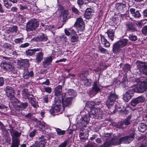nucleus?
Wrapping results in <instances>:
<instances>
[{
    "label": "nucleus",
    "instance_id": "obj_1",
    "mask_svg": "<svg viewBox=\"0 0 147 147\" xmlns=\"http://www.w3.org/2000/svg\"><path fill=\"white\" fill-rule=\"evenodd\" d=\"M128 40L123 39L115 43L113 45V52L114 53H118L121 50V48L125 46L127 44Z\"/></svg>",
    "mask_w": 147,
    "mask_h": 147
},
{
    "label": "nucleus",
    "instance_id": "obj_2",
    "mask_svg": "<svg viewBox=\"0 0 147 147\" xmlns=\"http://www.w3.org/2000/svg\"><path fill=\"white\" fill-rule=\"evenodd\" d=\"M118 96L116 95L115 91H112L110 92L107 96L106 105L109 109L111 108L114 103L117 99Z\"/></svg>",
    "mask_w": 147,
    "mask_h": 147
},
{
    "label": "nucleus",
    "instance_id": "obj_3",
    "mask_svg": "<svg viewBox=\"0 0 147 147\" xmlns=\"http://www.w3.org/2000/svg\"><path fill=\"white\" fill-rule=\"evenodd\" d=\"M57 98L55 97V100L54 102L55 103V104L53 105L49 111L50 114L53 115H54L55 113H57L60 111L61 107V99H57Z\"/></svg>",
    "mask_w": 147,
    "mask_h": 147
},
{
    "label": "nucleus",
    "instance_id": "obj_4",
    "mask_svg": "<svg viewBox=\"0 0 147 147\" xmlns=\"http://www.w3.org/2000/svg\"><path fill=\"white\" fill-rule=\"evenodd\" d=\"M39 24L37 19H32L27 23L26 30L28 32L34 30L38 27Z\"/></svg>",
    "mask_w": 147,
    "mask_h": 147
},
{
    "label": "nucleus",
    "instance_id": "obj_5",
    "mask_svg": "<svg viewBox=\"0 0 147 147\" xmlns=\"http://www.w3.org/2000/svg\"><path fill=\"white\" fill-rule=\"evenodd\" d=\"M129 134L127 136L123 137L119 139L120 144L122 142H128L129 143L132 141L135 137V131L133 130L129 131Z\"/></svg>",
    "mask_w": 147,
    "mask_h": 147
},
{
    "label": "nucleus",
    "instance_id": "obj_6",
    "mask_svg": "<svg viewBox=\"0 0 147 147\" xmlns=\"http://www.w3.org/2000/svg\"><path fill=\"white\" fill-rule=\"evenodd\" d=\"M74 26L78 31H82L84 29L85 24L83 19L81 17L77 19Z\"/></svg>",
    "mask_w": 147,
    "mask_h": 147
},
{
    "label": "nucleus",
    "instance_id": "obj_7",
    "mask_svg": "<svg viewBox=\"0 0 147 147\" xmlns=\"http://www.w3.org/2000/svg\"><path fill=\"white\" fill-rule=\"evenodd\" d=\"M10 129L9 131L12 137V140H20L19 137L21 135V132L13 129V127L11 125H9Z\"/></svg>",
    "mask_w": 147,
    "mask_h": 147
},
{
    "label": "nucleus",
    "instance_id": "obj_8",
    "mask_svg": "<svg viewBox=\"0 0 147 147\" xmlns=\"http://www.w3.org/2000/svg\"><path fill=\"white\" fill-rule=\"evenodd\" d=\"M146 88H147V85L143 81L138 84L136 88L134 90V92L140 93L143 92Z\"/></svg>",
    "mask_w": 147,
    "mask_h": 147
},
{
    "label": "nucleus",
    "instance_id": "obj_9",
    "mask_svg": "<svg viewBox=\"0 0 147 147\" xmlns=\"http://www.w3.org/2000/svg\"><path fill=\"white\" fill-rule=\"evenodd\" d=\"M134 90V89H130L126 91L123 95V99L126 102H128L133 95Z\"/></svg>",
    "mask_w": 147,
    "mask_h": 147
},
{
    "label": "nucleus",
    "instance_id": "obj_10",
    "mask_svg": "<svg viewBox=\"0 0 147 147\" xmlns=\"http://www.w3.org/2000/svg\"><path fill=\"white\" fill-rule=\"evenodd\" d=\"M45 141L44 137L42 136L39 139L38 141L35 142V144L33 145L30 147H45Z\"/></svg>",
    "mask_w": 147,
    "mask_h": 147
},
{
    "label": "nucleus",
    "instance_id": "obj_11",
    "mask_svg": "<svg viewBox=\"0 0 147 147\" xmlns=\"http://www.w3.org/2000/svg\"><path fill=\"white\" fill-rule=\"evenodd\" d=\"M126 26L127 31L134 32L138 31L134 22H128L126 24Z\"/></svg>",
    "mask_w": 147,
    "mask_h": 147
},
{
    "label": "nucleus",
    "instance_id": "obj_12",
    "mask_svg": "<svg viewBox=\"0 0 147 147\" xmlns=\"http://www.w3.org/2000/svg\"><path fill=\"white\" fill-rule=\"evenodd\" d=\"M1 67L4 70L8 71H12L14 67L12 64L8 61L3 62L1 64Z\"/></svg>",
    "mask_w": 147,
    "mask_h": 147
},
{
    "label": "nucleus",
    "instance_id": "obj_13",
    "mask_svg": "<svg viewBox=\"0 0 147 147\" xmlns=\"http://www.w3.org/2000/svg\"><path fill=\"white\" fill-rule=\"evenodd\" d=\"M145 100L144 97L142 96H140L134 99H133L131 102V106L134 107L138 104L143 102Z\"/></svg>",
    "mask_w": 147,
    "mask_h": 147
},
{
    "label": "nucleus",
    "instance_id": "obj_14",
    "mask_svg": "<svg viewBox=\"0 0 147 147\" xmlns=\"http://www.w3.org/2000/svg\"><path fill=\"white\" fill-rule=\"evenodd\" d=\"M62 86L61 85H58L54 89V93L56 96L55 97H57V99H60V98L63 96L62 93Z\"/></svg>",
    "mask_w": 147,
    "mask_h": 147
},
{
    "label": "nucleus",
    "instance_id": "obj_15",
    "mask_svg": "<svg viewBox=\"0 0 147 147\" xmlns=\"http://www.w3.org/2000/svg\"><path fill=\"white\" fill-rule=\"evenodd\" d=\"M115 8L118 11L121 12H123L126 10V5L125 2L119 3L115 4Z\"/></svg>",
    "mask_w": 147,
    "mask_h": 147
},
{
    "label": "nucleus",
    "instance_id": "obj_16",
    "mask_svg": "<svg viewBox=\"0 0 147 147\" xmlns=\"http://www.w3.org/2000/svg\"><path fill=\"white\" fill-rule=\"evenodd\" d=\"M100 90L99 86L98 85L97 82L95 81L94 82L92 90L90 91V94L92 96L96 94Z\"/></svg>",
    "mask_w": 147,
    "mask_h": 147
},
{
    "label": "nucleus",
    "instance_id": "obj_17",
    "mask_svg": "<svg viewBox=\"0 0 147 147\" xmlns=\"http://www.w3.org/2000/svg\"><path fill=\"white\" fill-rule=\"evenodd\" d=\"M138 67L141 73L147 75V63L140 62Z\"/></svg>",
    "mask_w": 147,
    "mask_h": 147
},
{
    "label": "nucleus",
    "instance_id": "obj_18",
    "mask_svg": "<svg viewBox=\"0 0 147 147\" xmlns=\"http://www.w3.org/2000/svg\"><path fill=\"white\" fill-rule=\"evenodd\" d=\"M63 109H64L65 107H68L71 104L72 100L70 98H66L63 99V96L61 98Z\"/></svg>",
    "mask_w": 147,
    "mask_h": 147
},
{
    "label": "nucleus",
    "instance_id": "obj_19",
    "mask_svg": "<svg viewBox=\"0 0 147 147\" xmlns=\"http://www.w3.org/2000/svg\"><path fill=\"white\" fill-rule=\"evenodd\" d=\"M42 49L40 48H37L36 49H30L26 51V55L29 56L34 55L36 52L40 51Z\"/></svg>",
    "mask_w": 147,
    "mask_h": 147
},
{
    "label": "nucleus",
    "instance_id": "obj_20",
    "mask_svg": "<svg viewBox=\"0 0 147 147\" xmlns=\"http://www.w3.org/2000/svg\"><path fill=\"white\" fill-rule=\"evenodd\" d=\"M53 60L51 56L45 57L44 61L42 62L44 68L46 67L48 65L51 64Z\"/></svg>",
    "mask_w": 147,
    "mask_h": 147
},
{
    "label": "nucleus",
    "instance_id": "obj_21",
    "mask_svg": "<svg viewBox=\"0 0 147 147\" xmlns=\"http://www.w3.org/2000/svg\"><path fill=\"white\" fill-rule=\"evenodd\" d=\"M23 75L24 79H28L29 77L33 76L34 73L33 71H30L29 72L27 69H26L24 70V72Z\"/></svg>",
    "mask_w": 147,
    "mask_h": 147
},
{
    "label": "nucleus",
    "instance_id": "obj_22",
    "mask_svg": "<svg viewBox=\"0 0 147 147\" xmlns=\"http://www.w3.org/2000/svg\"><path fill=\"white\" fill-rule=\"evenodd\" d=\"M34 40L37 42L45 41L47 40V38L46 35L42 34L36 37Z\"/></svg>",
    "mask_w": 147,
    "mask_h": 147
},
{
    "label": "nucleus",
    "instance_id": "obj_23",
    "mask_svg": "<svg viewBox=\"0 0 147 147\" xmlns=\"http://www.w3.org/2000/svg\"><path fill=\"white\" fill-rule=\"evenodd\" d=\"M116 28L114 27V29H109L107 30L106 33L107 34L108 36L112 41H113L114 38V30L116 29Z\"/></svg>",
    "mask_w": 147,
    "mask_h": 147
},
{
    "label": "nucleus",
    "instance_id": "obj_24",
    "mask_svg": "<svg viewBox=\"0 0 147 147\" xmlns=\"http://www.w3.org/2000/svg\"><path fill=\"white\" fill-rule=\"evenodd\" d=\"M98 111V109L96 108L95 107L92 106L91 107L90 111L88 114L89 115L90 117L94 118L96 115Z\"/></svg>",
    "mask_w": 147,
    "mask_h": 147
},
{
    "label": "nucleus",
    "instance_id": "obj_25",
    "mask_svg": "<svg viewBox=\"0 0 147 147\" xmlns=\"http://www.w3.org/2000/svg\"><path fill=\"white\" fill-rule=\"evenodd\" d=\"M129 11L132 14V16L136 18H139L141 15L138 11H136V9L134 8H131L129 9Z\"/></svg>",
    "mask_w": 147,
    "mask_h": 147
},
{
    "label": "nucleus",
    "instance_id": "obj_26",
    "mask_svg": "<svg viewBox=\"0 0 147 147\" xmlns=\"http://www.w3.org/2000/svg\"><path fill=\"white\" fill-rule=\"evenodd\" d=\"M6 89L7 91V94L10 98L14 97V92L13 88L11 87H6Z\"/></svg>",
    "mask_w": 147,
    "mask_h": 147
},
{
    "label": "nucleus",
    "instance_id": "obj_27",
    "mask_svg": "<svg viewBox=\"0 0 147 147\" xmlns=\"http://www.w3.org/2000/svg\"><path fill=\"white\" fill-rule=\"evenodd\" d=\"M88 136L89 134L88 133L86 134L83 132L82 131H80L79 136L81 141L84 142L87 140Z\"/></svg>",
    "mask_w": 147,
    "mask_h": 147
},
{
    "label": "nucleus",
    "instance_id": "obj_28",
    "mask_svg": "<svg viewBox=\"0 0 147 147\" xmlns=\"http://www.w3.org/2000/svg\"><path fill=\"white\" fill-rule=\"evenodd\" d=\"M28 101L30 103L31 106L34 107L36 108L38 107V102L33 97V96L32 97H31V98Z\"/></svg>",
    "mask_w": 147,
    "mask_h": 147
},
{
    "label": "nucleus",
    "instance_id": "obj_29",
    "mask_svg": "<svg viewBox=\"0 0 147 147\" xmlns=\"http://www.w3.org/2000/svg\"><path fill=\"white\" fill-rule=\"evenodd\" d=\"M100 36L102 44H103L106 47H109L110 46V44L109 41L102 34H100Z\"/></svg>",
    "mask_w": 147,
    "mask_h": 147
},
{
    "label": "nucleus",
    "instance_id": "obj_30",
    "mask_svg": "<svg viewBox=\"0 0 147 147\" xmlns=\"http://www.w3.org/2000/svg\"><path fill=\"white\" fill-rule=\"evenodd\" d=\"M44 53L40 52L36 53V62L37 63H40L43 59Z\"/></svg>",
    "mask_w": 147,
    "mask_h": 147
},
{
    "label": "nucleus",
    "instance_id": "obj_31",
    "mask_svg": "<svg viewBox=\"0 0 147 147\" xmlns=\"http://www.w3.org/2000/svg\"><path fill=\"white\" fill-rule=\"evenodd\" d=\"M18 30V27L16 26H13L8 28L6 30V32L8 34L14 32H16Z\"/></svg>",
    "mask_w": 147,
    "mask_h": 147
},
{
    "label": "nucleus",
    "instance_id": "obj_32",
    "mask_svg": "<svg viewBox=\"0 0 147 147\" xmlns=\"http://www.w3.org/2000/svg\"><path fill=\"white\" fill-rule=\"evenodd\" d=\"M91 82L92 81L91 80H88L86 77H84L82 81V83L84 85L87 86H90Z\"/></svg>",
    "mask_w": 147,
    "mask_h": 147
},
{
    "label": "nucleus",
    "instance_id": "obj_33",
    "mask_svg": "<svg viewBox=\"0 0 147 147\" xmlns=\"http://www.w3.org/2000/svg\"><path fill=\"white\" fill-rule=\"evenodd\" d=\"M20 65L25 67H28L29 66V60L28 59H22L20 62Z\"/></svg>",
    "mask_w": 147,
    "mask_h": 147
},
{
    "label": "nucleus",
    "instance_id": "obj_34",
    "mask_svg": "<svg viewBox=\"0 0 147 147\" xmlns=\"http://www.w3.org/2000/svg\"><path fill=\"white\" fill-rule=\"evenodd\" d=\"M88 119L87 120H85L82 118L80 120L79 122V125L80 126L85 127L88 123Z\"/></svg>",
    "mask_w": 147,
    "mask_h": 147
},
{
    "label": "nucleus",
    "instance_id": "obj_35",
    "mask_svg": "<svg viewBox=\"0 0 147 147\" xmlns=\"http://www.w3.org/2000/svg\"><path fill=\"white\" fill-rule=\"evenodd\" d=\"M61 14L63 17V21H65L67 18V16L69 14V12L68 10H65L61 12Z\"/></svg>",
    "mask_w": 147,
    "mask_h": 147
},
{
    "label": "nucleus",
    "instance_id": "obj_36",
    "mask_svg": "<svg viewBox=\"0 0 147 147\" xmlns=\"http://www.w3.org/2000/svg\"><path fill=\"white\" fill-rule=\"evenodd\" d=\"M92 12L91 9H87L86 10L84 16L85 18L86 19H89L91 17V13Z\"/></svg>",
    "mask_w": 147,
    "mask_h": 147
},
{
    "label": "nucleus",
    "instance_id": "obj_37",
    "mask_svg": "<svg viewBox=\"0 0 147 147\" xmlns=\"http://www.w3.org/2000/svg\"><path fill=\"white\" fill-rule=\"evenodd\" d=\"M139 130L142 132H144L146 130V125L144 123H141L138 127Z\"/></svg>",
    "mask_w": 147,
    "mask_h": 147
},
{
    "label": "nucleus",
    "instance_id": "obj_38",
    "mask_svg": "<svg viewBox=\"0 0 147 147\" xmlns=\"http://www.w3.org/2000/svg\"><path fill=\"white\" fill-rule=\"evenodd\" d=\"M111 134L109 133H106L103 136V139L105 141H110L112 139Z\"/></svg>",
    "mask_w": 147,
    "mask_h": 147
},
{
    "label": "nucleus",
    "instance_id": "obj_39",
    "mask_svg": "<svg viewBox=\"0 0 147 147\" xmlns=\"http://www.w3.org/2000/svg\"><path fill=\"white\" fill-rule=\"evenodd\" d=\"M55 128L56 130L57 135H63L65 134V131L62 130L59 128Z\"/></svg>",
    "mask_w": 147,
    "mask_h": 147
},
{
    "label": "nucleus",
    "instance_id": "obj_40",
    "mask_svg": "<svg viewBox=\"0 0 147 147\" xmlns=\"http://www.w3.org/2000/svg\"><path fill=\"white\" fill-rule=\"evenodd\" d=\"M130 118L129 116L127 118L123 120L122 121L123 125L124 124L125 125H128L131 123V121L130 120Z\"/></svg>",
    "mask_w": 147,
    "mask_h": 147
},
{
    "label": "nucleus",
    "instance_id": "obj_41",
    "mask_svg": "<svg viewBox=\"0 0 147 147\" xmlns=\"http://www.w3.org/2000/svg\"><path fill=\"white\" fill-rule=\"evenodd\" d=\"M22 95L23 97L25 98L28 99V100H29L32 97L33 95L30 94L25 91L23 92Z\"/></svg>",
    "mask_w": 147,
    "mask_h": 147
},
{
    "label": "nucleus",
    "instance_id": "obj_42",
    "mask_svg": "<svg viewBox=\"0 0 147 147\" xmlns=\"http://www.w3.org/2000/svg\"><path fill=\"white\" fill-rule=\"evenodd\" d=\"M19 105H18V107L19 108H22L23 109H26V108L28 105V104L27 102H25L23 103L20 102Z\"/></svg>",
    "mask_w": 147,
    "mask_h": 147
},
{
    "label": "nucleus",
    "instance_id": "obj_43",
    "mask_svg": "<svg viewBox=\"0 0 147 147\" xmlns=\"http://www.w3.org/2000/svg\"><path fill=\"white\" fill-rule=\"evenodd\" d=\"M4 5L7 9L10 8L12 5V4L10 3H9L8 0H3Z\"/></svg>",
    "mask_w": 147,
    "mask_h": 147
},
{
    "label": "nucleus",
    "instance_id": "obj_44",
    "mask_svg": "<svg viewBox=\"0 0 147 147\" xmlns=\"http://www.w3.org/2000/svg\"><path fill=\"white\" fill-rule=\"evenodd\" d=\"M110 141L111 145H117L120 144V141L119 139H112Z\"/></svg>",
    "mask_w": 147,
    "mask_h": 147
},
{
    "label": "nucleus",
    "instance_id": "obj_45",
    "mask_svg": "<svg viewBox=\"0 0 147 147\" xmlns=\"http://www.w3.org/2000/svg\"><path fill=\"white\" fill-rule=\"evenodd\" d=\"M71 38V41L72 42H77L78 40V36L77 34L72 35Z\"/></svg>",
    "mask_w": 147,
    "mask_h": 147
},
{
    "label": "nucleus",
    "instance_id": "obj_46",
    "mask_svg": "<svg viewBox=\"0 0 147 147\" xmlns=\"http://www.w3.org/2000/svg\"><path fill=\"white\" fill-rule=\"evenodd\" d=\"M67 94L70 96H76L77 95L76 92L74 90L72 89H69L67 92Z\"/></svg>",
    "mask_w": 147,
    "mask_h": 147
},
{
    "label": "nucleus",
    "instance_id": "obj_47",
    "mask_svg": "<svg viewBox=\"0 0 147 147\" xmlns=\"http://www.w3.org/2000/svg\"><path fill=\"white\" fill-rule=\"evenodd\" d=\"M20 142V140H12V145L11 147H18Z\"/></svg>",
    "mask_w": 147,
    "mask_h": 147
},
{
    "label": "nucleus",
    "instance_id": "obj_48",
    "mask_svg": "<svg viewBox=\"0 0 147 147\" xmlns=\"http://www.w3.org/2000/svg\"><path fill=\"white\" fill-rule=\"evenodd\" d=\"M129 38L132 41H135L138 39L136 35L133 34L129 35Z\"/></svg>",
    "mask_w": 147,
    "mask_h": 147
},
{
    "label": "nucleus",
    "instance_id": "obj_49",
    "mask_svg": "<svg viewBox=\"0 0 147 147\" xmlns=\"http://www.w3.org/2000/svg\"><path fill=\"white\" fill-rule=\"evenodd\" d=\"M98 51L101 53H106L107 51V50L103 48L101 46H99L98 47Z\"/></svg>",
    "mask_w": 147,
    "mask_h": 147
},
{
    "label": "nucleus",
    "instance_id": "obj_50",
    "mask_svg": "<svg viewBox=\"0 0 147 147\" xmlns=\"http://www.w3.org/2000/svg\"><path fill=\"white\" fill-rule=\"evenodd\" d=\"M130 65L128 64H126L124 65L123 67V70L125 72H127V71L130 70Z\"/></svg>",
    "mask_w": 147,
    "mask_h": 147
},
{
    "label": "nucleus",
    "instance_id": "obj_51",
    "mask_svg": "<svg viewBox=\"0 0 147 147\" xmlns=\"http://www.w3.org/2000/svg\"><path fill=\"white\" fill-rule=\"evenodd\" d=\"M24 39V38L23 37H22L20 38H16L14 40V42L16 43H22L23 42V41Z\"/></svg>",
    "mask_w": 147,
    "mask_h": 147
},
{
    "label": "nucleus",
    "instance_id": "obj_52",
    "mask_svg": "<svg viewBox=\"0 0 147 147\" xmlns=\"http://www.w3.org/2000/svg\"><path fill=\"white\" fill-rule=\"evenodd\" d=\"M142 32L143 34L146 35L147 34V25L144 26L142 28Z\"/></svg>",
    "mask_w": 147,
    "mask_h": 147
},
{
    "label": "nucleus",
    "instance_id": "obj_53",
    "mask_svg": "<svg viewBox=\"0 0 147 147\" xmlns=\"http://www.w3.org/2000/svg\"><path fill=\"white\" fill-rule=\"evenodd\" d=\"M123 125L122 121H121L120 122L118 123L115 125L116 127L119 128H121L122 129H124V127H122Z\"/></svg>",
    "mask_w": 147,
    "mask_h": 147
},
{
    "label": "nucleus",
    "instance_id": "obj_54",
    "mask_svg": "<svg viewBox=\"0 0 147 147\" xmlns=\"http://www.w3.org/2000/svg\"><path fill=\"white\" fill-rule=\"evenodd\" d=\"M72 12L75 14H78L80 13L78 10L74 7H73L72 8Z\"/></svg>",
    "mask_w": 147,
    "mask_h": 147
},
{
    "label": "nucleus",
    "instance_id": "obj_55",
    "mask_svg": "<svg viewBox=\"0 0 147 147\" xmlns=\"http://www.w3.org/2000/svg\"><path fill=\"white\" fill-rule=\"evenodd\" d=\"M36 131V130H34L33 131L30 132L29 135V136L30 138H33L34 137L35 135Z\"/></svg>",
    "mask_w": 147,
    "mask_h": 147
},
{
    "label": "nucleus",
    "instance_id": "obj_56",
    "mask_svg": "<svg viewBox=\"0 0 147 147\" xmlns=\"http://www.w3.org/2000/svg\"><path fill=\"white\" fill-rule=\"evenodd\" d=\"M11 98L12 99L11 102L12 103L19 104L20 101L17 98H14V97L13 98Z\"/></svg>",
    "mask_w": 147,
    "mask_h": 147
},
{
    "label": "nucleus",
    "instance_id": "obj_57",
    "mask_svg": "<svg viewBox=\"0 0 147 147\" xmlns=\"http://www.w3.org/2000/svg\"><path fill=\"white\" fill-rule=\"evenodd\" d=\"M68 141L67 140L65 141L60 144L58 147H66Z\"/></svg>",
    "mask_w": 147,
    "mask_h": 147
},
{
    "label": "nucleus",
    "instance_id": "obj_58",
    "mask_svg": "<svg viewBox=\"0 0 147 147\" xmlns=\"http://www.w3.org/2000/svg\"><path fill=\"white\" fill-rule=\"evenodd\" d=\"M29 45L30 44L29 43L26 42L21 44L20 46L19 47L21 48H24L28 47Z\"/></svg>",
    "mask_w": 147,
    "mask_h": 147
},
{
    "label": "nucleus",
    "instance_id": "obj_59",
    "mask_svg": "<svg viewBox=\"0 0 147 147\" xmlns=\"http://www.w3.org/2000/svg\"><path fill=\"white\" fill-rule=\"evenodd\" d=\"M136 26V25L139 28H141L143 25L141 21H138L135 23Z\"/></svg>",
    "mask_w": 147,
    "mask_h": 147
},
{
    "label": "nucleus",
    "instance_id": "obj_60",
    "mask_svg": "<svg viewBox=\"0 0 147 147\" xmlns=\"http://www.w3.org/2000/svg\"><path fill=\"white\" fill-rule=\"evenodd\" d=\"M95 144L94 143L90 141L89 142L86 146V147H94V145Z\"/></svg>",
    "mask_w": 147,
    "mask_h": 147
},
{
    "label": "nucleus",
    "instance_id": "obj_61",
    "mask_svg": "<svg viewBox=\"0 0 147 147\" xmlns=\"http://www.w3.org/2000/svg\"><path fill=\"white\" fill-rule=\"evenodd\" d=\"M106 147H109L110 145H111L110 141H106V142L104 143Z\"/></svg>",
    "mask_w": 147,
    "mask_h": 147
},
{
    "label": "nucleus",
    "instance_id": "obj_62",
    "mask_svg": "<svg viewBox=\"0 0 147 147\" xmlns=\"http://www.w3.org/2000/svg\"><path fill=\"white\" fill-rule=\"evenodd\" d=\"M100 102H98V101L96 102V101H95V102H93L92 101L90 103H91V105H92V106L93 107H95V105H98L100 104Z\"/></svg>",
    "mask_w": 147,
    "mask_h": 147
},
{
    "label": "nucleus",
    "instance_id": "obj_63",
    "mask_svg": "<svg viewBox=\"0 0 147 147\" xmlns=\"http://www.w3.org/2000/svg\"><path fill=\"white\" fill-rule=\"evenodd\" d=\"M4 84V80L3 77H0V86H3Z\"/></svg>",
    "mask_w": 147,
    "mask_h": 147
},
{
    "label": "nucleus",
    "instance_id": "obj_64",
    "mask_svg": "<svg viewBox=\"0 0 147 147\" xmlns=\"http://www.w3.org/2000/svg\"><path fill=\"white\" fill-rule=\"evenodd\" d=\"M45 91L49 93H50L51 92V89L50 87H47L45 88Z\"/></svg>",
    "mask_w": 147,
    "mask_h": 147
}]
</instances>
